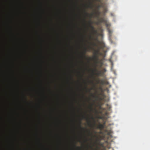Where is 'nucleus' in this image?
<instances>
[{
	"label": "nucleus",
	"instance_id": "nucleus-1",
	"mask_svg": "<svg viewBox=\"0 0 150 150\" xmlns=\"http://www.w3.org/2000/svg\"><path fill=\"white\" fill-rule=\"evenodd\" d=\"M89 27L92 29L93 32L95 33H97V30H94V27L92 25V23L91 21H89Z\"/></svg>",
	"mask_w": 150,
	"mask_h": 150
},
{
	"label": "nucleus",
	"instance_id": "nucleus-2",
	"mask_svg": "<svg viewBox=\"0 0 150 150\" xmlns=\"http://www.w3.org/2000/svg\"><path fill=\"white\" fill-rule=\"evenodd\" d=\"M88 49H87L86 48H85L84 50V51L83 52L82 55V57H83L85 56V54L86 53V51H88L91 48V47H88Z\"/></svg>",
	"mask_w": 150,
	"mask_h": 150
},
{
	"label": "nucleus",
	"instance_id": "nucleus-3",
	"mask_svg": "<svg viewBox=\"0 0 150 150\" xmlns=\"http://www.w3.org/2000/svg\"><path fill=\"white\" fill-rule=\"evenodd\" d=\"M105 123L103 124H99L98 125L97 128L100 130H102L104 127Z\"/></svg>",
	"mask_w": 150,
	"mask_h": 150
},
{
	"label": "nucleus",
	"instance_id": "nucleus-4",
	"mask_svg": "<svg viewBox=\"0 0 150 150\" xmlns=\"http://www.w3.org/2000/svg\"><path fill=\"white\" fill-rule=\"evenodd\" d=\"M85 13L86 14V15L87 16H88L89 17L91 18H92V16H93V14H89V13H87L85 11Z\"/></svg>",
	"mask_w": 150,
	"mask_h": 150
},
{
	"label": "nucleus",
	"instance_id": "nucleus-5",
	"mask_svg": "<svg viewBox=\"0 0 150 150\" xmlns=\"http://www.w3.org/2000/svg\"><path fill=\"white\" fill-rule=\"evenodd\" d=\"M105 83V81H103V80H102L101 81L99 80L98 81V83H100L102 84H103Z\"/></svg>",
	"mask_w": 150,
	"mask_h": 150
},
{
	"label": "nucleus",
	"instance_id": "nucleus-6",
	"mask_svg": "<svg viewBox=\"0 0 150 150\" xmlns=\"http://www.w3.org/2000/svg\"><path fill=\"white\" fill-rule=\"evenodd\" d=\"M108 33L110 37L111 35V34L112 33V31L109 29H108Z\"/></svg>",
	"mask_w": 150,
	"mask_h": 150
},
{
	"label": "nucleus",
	"instance_id": "nucleus-7",
	"mask_svg": "<svg viewBox=\"0 0 150 150\" xmlns=\"http://www.w3.org/2000/svg\"><path fill=\"white\" fill-rule=\"evenodd\" d=\"M105 131L108 133V135H110L112 132V131L111 130L108 131L107 130H105Z\"/></svg>",
	"mask_w": 150,
	"mask_h": 150
},
{
	"label": "nucleus",
	"instance_id": "nucleus-8",
	"mask_svg": "<svg viewBox=\"0 0 150 150\" xmlns=\"http://www.w3.org/2000/svg\"><path fill=\"white\" fill-rule=\"evenodd\" d=\"M92 4L91 3H90V4L88 5V7L92 8Z\"/></svg>",
	"mask_w": 150,
	"mask_h": 150
},
{
	"label": "nucleus",
	"instance_id": "nucleus-9",
	"mask_svg": "<svg viewBox=\"0 0 150 150\" xmlns=\"http://www.w3.org/2000/svg\"><path fill=\"white\" fill-rule=\"evenodd\" d=\"M79 126L80 128H81V120H80L79 122Z\"/></svg>",
	"mask_w": 150,
	"mask_h": 150
},
{
	"label": "nucleus",
	"instance_id": "nucleus-10",
	"mask_svg": "<svg viewBox=\"0 0 150 150\" xmlns=\"http://www.w3.org/2000/svg\"><path fill=\"white\" fill-rule=\"evenodd\" d=\"M101 71H99V72L97 74V75L98 76H100V75H101Z\"/></svg>",
	"mask_w": 150,
	"mask_h": 150
},
{
	"label": "nucleus",
	"instance_id": "nucleus-11",
	"mask_svg": "<svg viewBox=\"0 0 150 150\" xmlns=\"http://www.w3.org/2000/svg\"><path fill=\"white\" fill-rule=\"evenodd\" d=\"M96 13L98 15H99L100 13V12L98 11L96 12Z\"/></svg>",
	"mask_w": 150,
	"mask_h": 150
},
{
	"label": "nucleus",
	"instance_id": "nucleus-12",
	"mask_svg": "<svg viewBox=\"0 0 150 150\" xmlns=\"http://www.w3.org/2000/svg\"><path fill=\"white\" fill-rule=\"evenodd\" d=\"M100 21L101 22H104V20L103 18H101L100 19Z\"/></svg>",
	"mask_w": 150,
	"mask_h": 150
},
{
	"label": "nucleus",
	"instance_id": "nucleus-13",
	"mask_svg": "<svg viewBox=\"0 0 150 150\" xmlns=\"http://www.w3.org/2000/svg\"><path fill=\"white\" fill-rule=\"evenodd\" d=\"M82 117L83 119H86V117L84 115H82Z\"/></svg>",
	"mask_w": 150,
	"mask_h": 150
},
{
	"label": "nucleus",
	"instance_id": "nucleus-14",
	"mask_svg": "<svg viewBox=\"0 0 150 150\" xmlns=\"http://www.w3.org/2000/svg\"><path fill=\"white\" fill-rule=\"evenodd\" d=\"M88 133H89V135H92V133H91L90 131H88Z\"/></svg>",
	"mask_w": 150,
	"mask_h": 150
},
{
	"label": "nucleus",
	"instance_id": "nucleus-15",
	"mask_svg": "<svg viewBox=\"0 0 150 150\" xmlns=\"http://www.w3.org/2000/svg\"><path fill=\"white\" fill-rule=\"evenodd\" d=\"M91 96L92 97H93L94 98H96V96H94L92 94Z\"/></svg>",
	"mask_w": 150,
	"mask_h": 150
},
{
	"label": "nucleus",
	"instance_id": "nucleus-16",
	"mask_svg": "<svg viewBox=\"0 0 150 150\" xmlns=\"http://www.w3.org/2000/svg\"><path fill=\"white\" fill-rule=\"evenodd\" d=\"M102 7L101 5H99L98 6V8H99L100 7Z\"/></svg>",
	"mask_w": 150,
	"mask_h": 150
},
{
	"label": "nucleus",
	"instance_id": "nucleus-17",
	"mask_svg": "<svg viewBox=\"0 0 150 150\" xmlns=\"http://www.w3.org/2000/svg\"><path fill=\"white\" fill-rule=\"evenodd\" d=\"M88 125H89V126L91 125V123H90V122H88Z\"/></svg>",
	"mask_w": 150,
	"mask_h": 150
},
{
	"label": "nucleus",
	"instance_id": "nucleus-18",
	"mask_svg": "<svg viewBox=\"0 0 150 150\" xmlns=\"http://www.w3.org/2000/svg\"><path fill=\"white\" fill-rule=\"evenodd\" d=\"M92 105L91 106V107H90V108H91V110H92Z\"/></svg>",
	"mask_w": 150,
	"mask_h": 150
},
{
	"label": "nucleus",
	"instance_id": "nucleus-19",
	"mask_svg": "<svg viewBox=\"0 0 150 150\" xmlns=\"http://www.w3.org/2000/svg\"><path fill=\"white\" fill-rule=\"evenodd\" d=\"M76 148L78 149H80V148L79 147H76Z\"/></svg>",
	"mask_w": 150,
	"mask_h": 150
},
{
	"label": "nucleus",
	"instance_id": "nucleus-20",
	"mask_svg": "<svg viewBox=\"0 0 150 150\" xmlns=\"http://www.w3.org/2000/svg\"><path fill=\"white\" fill-rule=\"evenodd\" d=\"M93 45L95 46H96V43H93Z\"/></svg>",
	"mask_w": 150,
	"mask_h": 150
},
{
	"label": "nucleus",
	"instance_id": "nucleus-21",
	"mask_svg": "<svg viewBox=\"0 0 150 150\" xmlns=\"http://www.w3.org/2000/svg\"><path fill=\"white\" fill-rule=\"evenodd\" d=\"M90 38L91 39L92 38V37L91 36L90 37Z\"/></svg>",
	"mask_w": 150,
	"mask_h": 150
},
{
	"label": "nucleus",
	"instance_id": "nucleus-22",
	"mask_svg": "<svg viewBox=\"0 0 150 150\" xmlns=\"http://www.w3.org/2000/svg\"><path fill=\"white\" fill-rule=\"evenodd\" d=\"M109 105H108V104H107V106L108 107Z\"/></svg>",
	"mask_w": 150,
	"mask_h": 150
},
{
	"label": "nucleus",
	"instance_id": "nucleus-23",
	"mask_svg": "<svg viewBox=\"0 0 150 150\" xmlns=\"http://www.w3.org/2000/svg\"><path fill=\"white\" fill-rule=\"evenodd\" d=\"M74 147H76V146L75 145H74Z\"/></svg>",
	"mask_w": 150,
	"mask_h": 150
},
{
	"label": "nucleus",
	"instance_id": "nucleus-24",
	"mask_svg": "<svg viewBox=\"0 0 150 150\" xmlns=\"http://www.w3.org/2000/svg\"><path fill=\"white\" fill-rule=\"evenodd\" d=\"M84 21H85H85H86V20H84Z\"/></svg>",
	"mask_w": 150,
	"mask_h": 150
},
{
	"label": "nucleus",
	"instance_id": "nucleus-25",
	"mask_svg": "<svg viewBox=\"0 0 150 150\" xmlns=\"http://www.w3.org/2000/svg\"><path fill=\"white\" fill-rule=\"evenodd\" d=\"M105 11H106V10H105Z\"/></svg>",
	"mask_w": 150,
	"mask_h": 150
},
{
	"label": "nucleus",
	"instance_id": "nucleus-26",
	"mask_svg": "<svg viewBox=\"0 0 150 150\" xmlns=\"http://www.w3.org/2000/svg\"><path fill=\"white\" fill-rule=\"evenodd\" d=\"M90 90H89V92L90 91Z\"/></svg>",
	"mask_w": 150,
	"mask_h": 150
},
{
	"label": "nucleus",
	"instance_id": "nucleus-27",
	"mask_svg": "<svg viewBox=\"0 0 150 150\" xmlns=\"http://www.w3.org/2000/svg\"><path fill=\"white\" fill-rule=\"evenodd\" d=\"M110 108V107H109V108Z\"/></svg>",
	"mask_w": 150,
	"mask_h": 150
},
{
	"label": "nucleus",
	"instance_id": "nucleus-28",
	"mask_svg": "<svg viewBox=\"0 0 150 150\" xmlns=\"http://www.w3.org/2000/svg\"><path fill=\"white\" fill-rule=\"evenodd\" d=\"M95 133L96 134V132H95Z\"/></svg>",
	"mask_w": 150,
	"mask_h": 150
}]
</instances>
